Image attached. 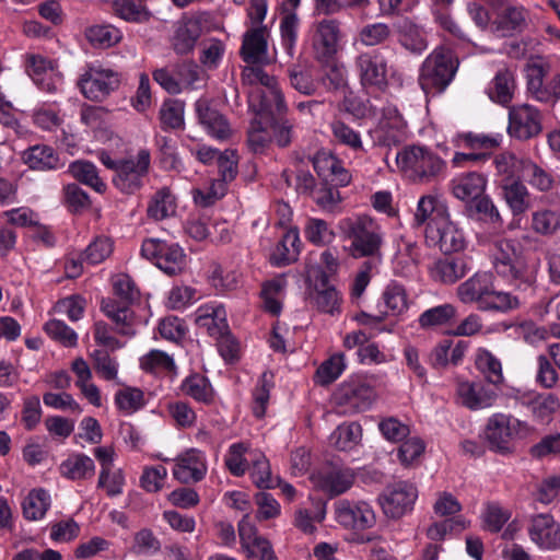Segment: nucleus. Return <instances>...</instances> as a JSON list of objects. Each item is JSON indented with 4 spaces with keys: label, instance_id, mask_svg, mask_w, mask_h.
Wrapping results in <instances>:
<instances>
[{
    "label": "nucleus",
    "instance_id": "obj_1",
    "mask_svg": "<svg viewBox=\"0 0 560 560\" xmlns=\"http://www.w3.org/2000/svg\"><path fill=\"white\" fill-rule=\"evenodd\" d=\"M492 264L497 276L515 291L526 292L534 289L538 266L522 255L514 240L502 238L494 243Z\"/></svg>",
    "mask_w": 560,
    "mask_h": 560
},
{
    "label": "nucleus",
    "instance_id": "obj_2",
    "mask_svg": "<svg viewBox=\"0 0 560 560\" xmlns=\"http://www.w3.org/2000/svg\"><path fill=\"white\" fill-rule=\"evenodd\" d=\"M345 237L350 241L349 255L353 258H381L385 233L369 215L347 218L340 222Z\"/></svg>",
    "mask_w": 560,
    "mask_h": 560
},
{
    "label": "nucleus",
    "instance_id": "obj_3",
    "mask_svg": "<svg viewBox=\"0 0 560 560\" xmlns=\"http://www.w3.org/2000/svg\"><path fill=\"white\" fill-rule=\"evenodd\" d=\"M397 170L418 183H430L444 173L445 162L430 149L406 145L394 155Z\"/></svg>",
    "mask_w": 560,
    "mask_h": 560
},
{
    "label": "nucleus",
    "instance_id": "obj_4",
    "mask_svg": "<svg viewBox=\"0 0 560 560\" xmlns=\"http://www.w3.org/2000/svg\"><path fill=\"white\" fill-rule=\"evenodd\" d=\"M458 65V59L451 49L435 48L420 68L418 81L423 92L432 95L444 92L453 81Z\"/></svg>",
    "mask_w": 560,
    "mask_h": 560
},
{
    "label": "nucleus",
    "instance_id": "obj_5",
    "mask_svg": "<svg viewBox=\"0 0 560 560\" xmlns=\"http://www.w3.org/2000/svg\"><path fill=\"white\" fill-rule=\"evenodd\" d=\"M343 33L341 23L336 19H322L311 26L313 56L322 65L332 62L341 49Z\"/></svg>",
    "mask_w": 560,
    "mask_h": 560
},
{
    "label": "nucleus",
    "instance_id": "obj_6",
    "mask_svg": "<svg viewBox=\"0 0 560 560\" xmlns=\"http://www.w3.org/2000/svg\"><path fill=\"white\" fill-rule=\"evenodd\" d=\"M153 80L167 93L176 95L185 90H196L203 80V71L192 61H184L155 69Z\"/></svg>",
    "mask_w": 560,
    "mask_h": 560
},
{
    "label": "nucleus",
    "instance_id": "obj_7",
    "mask_svg": "<svg viewBox=\"0 0 560 560\" xmlns=\"http://www.w3.org/2000/svg\"><path fill=\"white\" fill-rule=\"evenodd\" d=\"M375 396L370 384L359 378H350L338 386L332 401L338 413L354 415L370 409Z\"/></svg>",
    "mask_w": 560,
    "mask_h": 560
},
{
    "label": "nucleus",
    "instance_id": "obj_8",
    "mask_svg": "<svg viewBox=\"0 0 560 560\" xmlns=\"http://www.w3.org/2000/svg\"><path fill=\"white\" fill-rule=\"evenodd\" d=\"M528 430L526 422L504 413L492 415L485 428V439L495 453L509 454L513 451V439L521 431Z\"/></svg>",
    "mask_w": 560,
    "mask_h": 560
},
{
    "label": "nucleus",
    "instance_id": "obj_9",
    "mask_svg": "<svg viewBox=\"0 0 560 560\" xmlns=\"http://www.w3.org/2000/svg\"><path fill=\"white\" fill-rule=\"evenodd\" d=\"M550 66L542 60L527 65V91L538 102L553 104L560 100V72L555 73L548 81Z\"/></svg>",
    "mask_w": 560,
    "mask_h": 560
},
{
    "label": "nucleus",
    "instance_id": "obj_10",
    "mask_svg": "<svg viewBox=\"0 0 560 560\" xmlns=\"http://www.w3.org/2000/svg\"><path fill=\"white\" fill-rule=\"evenodd\" d=\"M151 155L149 150H140L135 159L120 160V165L113 183L117 189L125 194H133L143 186L149 174Z\"/></svg>",
    "mask_w": 560,
    "mask_h": 560
},
{
    "label": "nucleus",
    "instance_id": "obj_11",
    "mask_svg": "<svg viewBox=\"0 0 560 560\" xmlns=\"http://www.w3.org/2000/svg\"><path fill=\"white\" fill-rule=\"evenodd\" d=\"M120 74L113 69L101 66H91L81 75L78 84L82 94L96 102L105 100L113 91L118 89Z\"/></svg>",
    "mask_w": 560,
    "mask_h": 560
},
{
    "label": "nucleus",
    "instance_id": "obj_12",
    "mask_svg": "<svg viewBox=\"0 0 560 560\" xmlns=\"http://www.w3.org/2000/svg\"><path fill=\"white\" fill-rule=\"evenodd\" d=\"M425 242L429 246L439 247L446 255L465 247L464 233L450 220L448 214L428 222Z\"/></svg>",
    "mask_w": 560,
    "mask_h": 560
},
{
    "label": "nucleus",
    "instance_id": "obj_13",
    "mask_svg": "<svg viewBox=\"0 0 560 560\" xmlns=\"http://www.w3.org/2000/svg\"><path fill=\"white\" fill-rule=\"evenodd\" d=\"M418 498V489L407 481L387 486L380 495L383 512L390 518H399L412 511Z\"/></svg>",
    "mask_w": 560,
    "mask_h": 560
},
{
    "label": "nucleus",
    "instance_id": "obj_14",
    "mask_svg": "<svg viewBox=\"0 0 560 560\" xmlns=\"http://www.w3.org/2000/svg\"><path fill=\"white\" fill-rule=\"evenodd\" d=\"M237 162L238 159L235 151H223L217 162L219 178L212 183L207 192L196 189L194 191L195 201L202 207H208L222 197L225 192L224 185L234 180L237 175Z\"/></svg>",
    "mask_w": 560,
    "mask_h": 560
},
{
    "label": "nucleus",
    "instance_id": "obj_15",
    "mask_svg": "<svg viewBox=\"0 0 560 560\" xmlns=\"http://www.w3.org/2000/svg\"><path fill=\"white\" fill-rule=\"evenodd\" d=\"M335 518L348 529L365 530L376 523L372 506L365 501L340 500L335 503Z\"/></svg>",
    "mask_w": 560,
    "mask_h": 560
},
{
    "label": "nucleus",
    "instance_id": "obj_16",
    "mask_svg": "<svg viewBox=\"0 0 560 560\" xmlns=\"http://www.w3.org/2000/svg\"><path fill=\"white\" fill-rule=\"evenodd\" d=\"M542 130L540 112L529 105H514L509 110V135L518 140L537 137Z\"/></svg>",
    "mask_w": 560,
    "mask_h": 560
},
{
    "label": "nucleus",
    "instance_id": "obj_17",
    "mask_svg": "<svg viewBox=\"0 0 560 560\" xmlns=\"http://www.w3.org/2000/svg\"><path fill=\"white\" fill-rule=\"evenodd\" d=\"M269 31L267 26H255L246 31L240 49L241 58L246 66L271 63L268 54Z\"/></svg>",
    "mask_w": 560,
    "mask_h": 560
},
{
    "label": "nucleus",
    "instance_id": "obj_18",
    "mask_svg": "<svg viewBox=\"0 0 560 560\" xmlns=\"http://www.w3.org/2000/svg\"><path fill=\"white\" fill-rule=\"evenodd\" d=\"M354 65L363 86L383 89L387 85L386 60L378 50L360 54Z\"/></svg>",
    "mask_w": 560,
    "mask_h": 560
},
{
    "label": "nucleus",
    "instance_id": "obj_19",
    "mask_svg": "<svg viewBox=\"0 0 560 560\" xmlns=\"http://www.w3.org/2000/svg\"><path fill=\"white\" fill-rule=\"evenodd\" d=\"M493 282L488 272H477L456 289L457 298L465 304L475 303L482 311Z\"/></svg>",
    "mask_w": 560,
    "mask_h": 560
},
{
    "label": "nucleus",
    "instance_id": "obj_20",
    "mask_svg": "<svg viewBox=\"0 0 560 560\" xmlns=\"http://www.w3.org/2000/svg\"><path fill=\"white\" fill-rule=\"evenodd\" d=\"M207 465L203 454L190 448L176 458L173 470L174 477L182 483L198 482L203 479Z\"/></svg>",
    "mask_w": 560,
    "mask_h": 560
},
{
    "label": "nucleus",
    "instance_id": "obj_21",
    "mask_svg": "<svg viewBox=\"0 0 560 560\" xmlns=\"http://www.w3.org/2000/svg\"><path fill=\"white\" fill-rule=\"evenodd\" d=\"M528 533L530 539L542 549L551 550L560 547V526L550 514L535 515Z\"/></svg>",
    "mask_w": 560,
    "mask_h": 560
},
{
    "label": "nucleus",
    "instance_id": "obj_22",
    "mask_svg": "<svg viewBox=\"0 0 560 560\" xmlns=\"http://www.w3.org/2000/svg\"><path fill=\"white\" fill-rule=\"evenodd\" d=\"M406 140V124L396 108L388 107L376 130V143L382 147H397Z\"/></svg>",
    "mask_w": 560,
    "mask_h": 560
},
{
    "label": "nucleus",
    "instance_id": "obj_23",
    "mask_svg": "<svg viewBox=\"0 0 560 560\" xmlns=\"http://www.w3.org/2000/svg\"><path fill=\"white\" fill-rule=\"evenodd\" d=\"M355 479L354 471L348 467H331L318 475V486L330 497L347 492Z\"/></svg>",
    "mask_w": 560,
    "mask_h": 560
},
{
    "label": "nucleus",
    "instance_id": "obj_24",
    "mask_svg": "<svg viewBox=\"0 0 560 560\" xmlns=\"http://www.w3.org/2000/svg\"><path fill=\"white\" fill-rule=\"evenodd\" d=\"M201 35V21L195 15H184L173 38V48L179 55L189 54Z\"/></svg>",
    "mask_w": 560,
    "mask_h": 560
},
{
    "label": "nucleus",
    "instance_id": "obj_25",
    "mask_svg": "<svg viewBox=\"0 0 560 560\" xmlns=\"http://www.w3.org/2000/svg\"><path fill=\"white\" fill-rule=\"evenodd\" d=\"M196 112L200 124L212 137L221 140L230 137L231 128L226 118L217 109L212 108L208 101L198 100L196 102Z\"/></svg>",
    "mask_w": 560,
    "mask_h": 560
},
{
    "label": "nucleus",
    "instance_id": "obj_26",
    "mask_svg": "<svg viewBox=\"0 0 560 560\" xmlns=\"http://www.w3.org/2000/svg\"><path fill=\"white\" fill-rule=\"evenodd\" d=\"M27 72L34 83L46 92H55L60 79L55 74L52 62L39 55H32L27 60Z\"/></svg>",
    "mask_w": 560,
    "mask_h": 560
},
{
    "label": "nucleus",
    "instance_id": "obj_27",
    "mask_svg": "<svg viewBox=\"0 0 560 560\" xmlns=\"http://www.w3.org/2000/svg\"><path fill=\"white\" fill-rule=\"evenodd\" d=\"M101 310L115 324V331L122 336H133L135 315L127 303L120 304L115 300H103Z\"/></svg>",
    "mask_w": 560,
    "mask_h": 560
},
{
    "label": "nucleus",
    "instance_id": "obj_28",
    "mask_svg": "<svg viewBox=\"0 0 560 560\" xmlns=\"http://www.w3.org/2000/svg\"><path fill=\"white\" fill-rule=\"evenodd\" d=\"M467 272V264L460 257H444L434 261L430 267L431 278L443 284H453L465 277Z\"/></svg>",
    "mask_w": 560,
    "mask_h": 560
},
{
    "label": "nucleus",
    "instance_id": "obj_29",
    "mask_svg": "<svg viewBox=\"0 0 560 560\" xmlns=\"http://www.w3.org/2000/svg\"><path fill=\"white\" fill-rule=\"evenodd\" d=\"M457 393L462 405L471 410L491 407L497 398L493 390L486 388L480 383H460Z\"/></svg>",
    "mask_w": 560,
    "mask_h": 560
},
{
    "label": "nucleus",
    "instance_id": "obj_30",
    "mask_svg": "<svg viewBox=\"0 0 560 560\" xmlns=\"http://www.w3.org/2000/svg\"><path fill=\"white\" fill-rule=\"evenodd\" d=\"M502 196L514 217L530 208V192L520 179L506 178L501 184Z\"/></svg>",
    "mask_w": 560,
    "mask_h": 560
},
{
    "label": "nucleus",
    "instance_id": "obj_31",
    "mask_svg": "<svg viewBox=\"0 0 560 560\" xmlns=\"http://www.w3.org/2000/svg\"><path fill=\"white\" fill-rule=\"evenodd\" d=\"M522 174L528 185L540 192L552 191L560 184V179L551 170L542 167L530 160L524 161Z\"/></svg>",
    "mask_w": 560,
    "mask_h": 560
},
{
    "label": "nucleus",
    "instance_id": "obj_32",
    "mask_svg": "<svg viewBox=\"0 0 560 560\" xmlns=\"http://www.w3.org/2000/svg\"><path fill=\"white\" fill-rule=\"evenodd\" d=\"M226 313L223 306L200 307L197 312L195 323L200 329H205L215 339L229 332Z\"/></svg>",
    "mask_w": 560,
    "mask_h": 560
},
{
    "label": "nucleus",
    "instance_id": "obj_33",
    "mask_svg": "<svg viewBox=\"0 0 560 560\" xmlns=\"http://www.w3.org/2000/svg\"><path fill=\"white\" fill-rule=\"evenodd\" d=\"M23 160L30 168L36 171H51L62 166L57 152L47 144H36L28 148L23 153Z\"/></svg>",
    "mask_w": 560,
    "mask_h": 560
},
{
    "label": "nucleus",
    "instance_id": "obj_34",
    "mask_svg": "<svg viewBox=\"0 0 560 560\" xmlns=\"http://www.w3.org/2000/svg\"><path fill=\"white\" fill-rule=\"evenodd\" d=\"M524 405L535 420L548 423L560 409V398L553 393H541L529 397Z\"/></svg>",
    "mask_w": 560,
    "mask_h": 560
},
{
    "label": "nucleus",
    "instance_id": "obj_35",
    "mask_svg": "<svg viewBox=\"0 0 560 560\" xmlns=\"http://www.w3.org/2000/svg\"><path fill=\"white\" fill-rule=\"evenodd\" d=\"M300 244L298 229L287 231L270 256L271 262L279 267L294 262L300 254Z\"/></svg>",
    "mask_w": 560,
    "mask_h": 560
},
{
    "label": "nucleus",
    "instance_id": "obj_36",
    "mask_svg": "<svg viewBox=\"0 0 560 560\" xmlns=\"http://www.w3.org/2000/svg\"><path fill=\"white\" fill-rule=\"evenodd\" d=\"M62 477L70 480H85L93 477L95 465L93 459L82 453L72 454L59 466Z\"/></svg>",
    "mask_w": 560,
    "mask_h": 560
},
{
    "label": "nucleus",
    "instance_id": "obj_37",
    "mask_svg": "<svg viewBox=\"0 0 560 560\" xmlns=\"http://www.w3.org/2000/svg\"><path fill=\"white\" fill-rule=\"evenodd\" d=\"M486 188V178L478 173H468L453 180V194L456 198L474 202L481 198Z\"/></svg>",
    "mask_w": 560,
    "mask_h": 560
},
{
    "label": "nucleus",
    "instance_id": "obj_38",
    "mask_svg": "<svg viewBox=\"0 0 560 560\" xmlns=\"http://www.w3.org/2000/svg\"><path fill=\"white\" fill-rule=\"evenodd\" d=\"M457 316L456 307L444 303L425 310L420 314L418 324L424 330H432L450 325Z\"/></svg>",
    "mask_w": 560,
    "mask_h": 560
},
{
    "label": "nucleus",
    "instance_id": "obj_39",
    "mask_svg": "<svg viewBox=\"0 0 560 560\" xmlns=\"http://www.w3.org/2000/svg\"><path fill=\"white\" fill-rule=\"evenodd\" d=\"M362 427L358 422H343L330 434L329 443L338 451L349 452L360 444Z\"/></svg>",
    "mask_w": 560,
    "mask_h": 560
},
{
    "label": "nucleus",
    "instance_id": "obj_40",
    "mask_svg": "<svg viewBox=\"0 0 560 560\" xmlns=\"http://www.w3.org/2000/svg\"><path fill=\"white\" fill-rule=\"evenodd\" d=\"M514 90V73L511 70L503 68L497 72L491 81L488 88V95L492 101L501 105H506L512 101Z\"/></svg>",
    "mask_w": 560,
    "mask_h": 560
},
{
    "label": "nucleus",
    "instance_id": "obj_41",
    "mask_svg": "<svg viewBox=\"0 0 560 560\" xmlns=\"http://www.w3.org/2000/svg\"><path fill=\"white\" fill-rule=\"evenodd\" d=\"M398 42L407 50L421 54L428 47L424 32L412 21L405 19L397 25Z\"/></svg>",
    "mask_w": 560,
    "mask_h": 560
},
{
    "label": "nucleus",
    "instance_id": "obj_42",
    "mask_svg": "<svg viewBox=\"0 0 560 560\" xmlns=\"http://www.w3.org/2000/svg\"><path fill=\"white\" fill-rule=\"evenodd\" d=\"M176 199L171 189L163 187L151 198L147 214L154 221H161L176 213Z\"/></svg>",
    "mask_w": 560,
    "mask_h": 560
},
{
    "label": "nucleus",
    "instance_id": "obj_43",
    "mask_svg": "<svg viewBox=\"0 0 560 560\" xmlns=\"http://www.w3.org/2000/svg\"><path fill=\"white\" fill-rule=\"evenodd\" d=\"M527 24V13L523 7L510 5L502 10L497 16V30L503 35H510L513 32H522Z\"/></svg>",
    "mask_w": 560,
    "mask_h": 560
},
{
    "label": "nucleus",
    "instance_id": "obj_44",
    "mask_svg": "<svg viewBox=\"0 0 560 560\" xmlns=\"http://www.w3.org/2000/svg\"><path fill=\"white\" fill-rule=\"evenodd\" d=\"M259 103L257 105V114L260 116H282L285 114L288 106L284 101V95L279 86L271 90H262L259 95Z\"/></svg>",
    "mask_w": 560,
    "mask_h": 560
},
{
    "label": "nucleus",
    "instance_id": "obj_45",
    "mask_svg": "<svg viewBox=\"0 0 560 560\" xmlns=\"http://www.w3.org/2000/svg\"><path fill=\"white\" fill-rule=\"evenodd\" d=\"M477 370L483 377L493 385H499L503 382V372L501 361L489 350L478 349L475 358Z\"/></svg>",
    "mask_w": 560,
    "mask_h": 560
},
{
    "label": "nucleus",
    "instance_id": "obj_46",
    "mask_svg": "<svg viewBox=\"0 0 560 560\" xmlns=\"http://www.w3.org/2000/svg\"><path fill=\"white\" fill-rule=\"evenodd\" d=\"M523 292L515 291H499L495 290L494 287H491L489 298L485 303L483 310L488 311H497V312H510L518 308L522 305L523 296L521 295Z\"/></svg>",
    "mask_w": 560,
    "mask_h": 560
},
{
    "label": "nucleus",
    "instance_id": "obj_47",
    "mask_svg": "<svg viewBox=\"0 0 560 560\" xmlns=\"http://www.w3.org/2000/svg\"><path fill=\"white\" fill-rule=\"evenodd\" d=\"M318 281L313 295L315 304L319 311L334 314L339 307L338 292L328 284V276L325 272L319 275Z\"/></svg>",
    "mask_w": 560,
    "mask_h": 560
},
{
    "label": "nucleus",
    "instance_id": "obj_48",
    "mask_svg": "<svg viewBox=\"0 0 560 560\" xmlns=\"http://www.w3.org/2000/svg\"><path fill=\"white\" fill-rule=\"evenodd\" d=\"M50 506V495L44 489L32 490L22 503L23 515L28 521L42 520Z\"/></svg>",
    "mask_w": 560,
    "mask_h": 560
},
{
    "label": "nucleus",
    "instance_id": "obj_49",
    "mask_svg": "<svg viewBox=\"0 0 560 560\" xmlns=\"http://www.w3.org/2000/svg\"><path fill=\"white\" fill-rule=\"evenodd\" d=\"M186 255L178 244H164V248L155 265L165 273L173 276L185 267Z\"/></svg>",
    "mask_w": 560,
    "mask_h": 560
},
{
    "label": "nucleus",
    "instance_id": "obj_50",
    "mask_svg": "<svg viewBox=\"0 0 560 560\" xmlns=\"http://www.w3.org/2000/svg\"><path fill=\"white\" fill-rule=\"evenodd\" d=\"M447 214L446 206L432 195L422 196L417 205L415 224L422 225L428 220H438Z\"/></svg>",
    "mask_w": 560,
    "mask_h": 560
},
{
    "label": "nucleus",
    "instance_id": "obj_51",
    "mask_svg": "<svg viewBox=\"0 0 560 560\" xmlns=\"http://www.w3.org/2000/svg\"><path fill=\"white\" fill-rule=\"evenodd\" d=\"M305 238L316 246H326L330 244L336 233L323 219L310 218L304 226Z\"/></svg>",
    "mask_w": 560,
    "mask_h": 560
},
{
    "label": "nucleus",
    "instance_id": "obj_52",
    "mask_svg": "<svg viewBox=\"0 0 560 560\" xmlns=\"http://www.w3.org/2000/svg\"><path fill=\"white\" fill-rule=\"evenodd\" d=\"M112 9L115 15L127 22L141 23L150 19V12L137 0H114Z\"/></svg>",
    "mask_w": 560,
    "mask_h": 560
},
{
    "label": "nucleus",
    "instance_id": "obj_53",
    "mask_svg": "<svg viewBox=\"0 0 560 560\" xmlns=\"http://www.w3.org/2000/svg\"><path fill=\"white\" fill-rule=\"evenodd\" d=\"M532 229L540 235H553L560 230V210L540 209L532 214Z\"/></svg>",
    "mask_w": 560,
    "mask_h": 560
},
{
    "label": "nucleus",
    "instance_id": "obj_54",
    "mask_svg": "<svg viewBox=\"0 0 560 560\" xmlns=\"http://www.w3.org/2000/svg\"><path fill=\"white\" fill-rule=\"evenodd\" d=\"M88 40L98 48H109L121 39V32L113 25H93L85 31Z\"/></svg>",
    "mask_w": 560,
    "mask_h": 560
},
{
    "label": "nucleus",
    "instance_id": "obj_55",
    "mask_svg": "<svg viewBox=\"0 0 560 560\" xmlns=\"http://www.w3.org/2000/svg\"><path fill=\"white\" fill-rule=\"evenodd\" d=\"M69 171L74 178L85 184L97 192H103L106 185L98 177L96 166L89 161H75L70 164Z\"/></svg>",
    "mask_w": 560,
    "mask_h": 560
},
{
    "label": "nucleus",
    "instance_id": "obj_56",
    "mask_svg": "<svg viewBox=\"0 0 560 560\" xmlns=\"http://www.w3.org/2000/svg\"><path fill=\"white\" fill-rule=\"evenodd\" d=\"M290 85L304 95H313L317 90L312 72L301 65H291L288 70Z\"/></svg>",
    "mask_w": 560,
    "mask_h": 560
},
{
    "label": "nucleus",
    "instance_id": "obj_57",
    "mask_svg": "<svg viewBox=\"0 0 560 560\" xmlns=\"http://www.w3.org/2000/svg\"><path fill=\"white\" fill-rule=\"evenodd\" d=\"M346 368L342 353H336L325 360L316 371L315 377L319 385H329L335 382Z\"/></svg>",
    "mask_w": 560,
    "mask_h": 560
},
{
    "label": "nucleus",
    "instance_id": "obj_58",
    "mask_svg": "<svg viewBox=\"0 0 560 560\" xmlns=\"http://www.w3.org/2000/svg\"><path fill=\"white\" fill-rule=\"evenodd\" d=\"M140 365L151 373H174L176 369L173 358L161 350H151L141 358Z\"/></svg>",
    "mask_w": 560,
    "mask_h": 560
},
{
    "label": "nucleus",
    "instance_id": "obj_59",
    "mask_svg": "<svg viewBox=\"0 0 560 560\" xmlns=\"http://www.w3.org/2000/svg\"><path fill=\"white\" fill-rule=\"evenodd\" d=\"M183 392L201 402H210L213 398V390L208 380L199 374L191 375L185 380L182 386Z\"/></svg>",
    "mask_w": 560,
    "mask_h": 560
},
{
    "label": "nucleus",
    "instance_id": "obj_60",
    "mask_svg": "<svg viewBox=\"0 0 560 560\" xmlns=\"http://www.w3.org/2000/svg\"><path fill=\"white\" fill-rule=\"evenodd\" d=\"M161 550V541L149 528L137 532L131 546L132 553L137 556H153Z\"/></svg>",
    "mask_w": 560,
    "mask_h": 560
},
{
    "label": "nucleus",
    "instance_id": "obj_61",
    "mask_svg": "<svg viewBox=\"0 0 560 560\" xmlns=\"http://www.w3.org/2000/svg\"><path fill=\"white\" fill-rule=\"evenodd\" d=\"M331 132L337 142L347 145L353 151H363L360 133L341 120L332 121Z\"/></svg>",
    "mask_w": 560,
    "mask_h": 560
},
{
    "label": "nucleus",
    "instance_id": "obj_62",
    "mask_svg": "<svg viewBox=\"0 0 560 560\" xmlns=\"http://www.w3.org/2000/svg\"><path fill=\"white\" fill-rule=\"evenodd\" d=\"M242 81L247 85H257L260 84L264 86V90H271L279 86L277 79L267 73L262 66L253 65L245 66L242 71Z\"/></svg>",
    "mask_w": 560,
    "mask_h": 560
},
{
    "label": "nucleus",
    "instance_id": "obj_63",
    "mask_svg": "<svg viewBox=\"0 0 560 560\" xmlns=\"http://www.w3.org/2000/svg\"><path fill=\"white\" fill-rule=\"evenodd\" d=\"M160 120L164 129H178L184 125V106L178 101H166L160 109Z\"/></svg>",
    "mask_w": 560,
    "mask_h": 560
},
{
    "label": "nucleus",
    "instance_id": "obj_64",
    "mask_svg": "<svg viewBox=\"0 0 560 560\" xmlns=\"http://www.w3.org/2000/svg\"><path fill=\"white\" fill-rule=\"evenodd\" d=\"M47 335L65 347H74L78 342V335L62 320L50 319L44 327Z\"/></svg>",
    "mask_w": 560,
    "mask_h": 560
}]
</instances>
